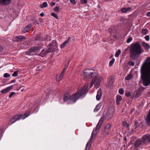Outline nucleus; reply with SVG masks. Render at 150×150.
Returning <instances> with one entry per match:
<instances>
[{"label":"nucleus","instance_id":"obj_1","mask_svg":"<svg viewBox=\"0 0 150 150\" xmlns=\"http://www.w3.org/2000/svg\"><path fill=\"white\" fill-rule=\"evenodd\" d=\"M150 60L148 62L144 63L141 67L140 72L141 78L143 84L147 86L150 84V57H148L146 61Z\"/></svg>","mask_w":150,"mask_h":150},{"label":"nucleus","instance_id":"obj_2","mask_svg":"<svg viewBox=\"0 0 150 150\" xmlns=\"http://www.w3.org/2000/svg\"><path fill=\"white\" fill-rule=\"evenodd\" d=\"M144 51L138 41L131 45L129 51L130 57L134 60L137 57Z\"/></svg>","mask_w":150,"mask_h":150},{"label":"nucleus","instance_id":"obj_3","mask_svg":"<svg viewBox=\"0 0 150 150\" xmlns=\"http://www.w3.org/2000/svg\"><path fill=\"white\" fill-rule=\"evenodd\" d=\"M83 74L84 77L86 78L89 79L93 78V81H95V83H96V87L97 88L98 87L101 77L98 75L96 71L93 70L86 69L84 70Z\"/></svg>","mask_w":150,"mask_h":150},{"label":"nucleus","instance_id":"obj_4","mask_svg":"<svg viewBox=\"0 0 150 150\" xmlns=\"http://www.w3.org/2000/svg\"><path fill=\"white\" fill-rule=\"evenodd\" d=\"M87 85L85 84L83 88L78 91L77 92L73 94L69 97V100L71 103H74L78 99L79 97L85 96L88 91Z\"/></svg>","mask_w":150,"mask_h":150},{"label":"nucleus","instance_id":"obj_5","mask_svg":"<svg viewBox=\"0 0 150 150\" xmlns=\"http://www.w3.org/2000/svg\"><path fill=\"white\" fill-rule=\"evenodd\" d=\"M104 116H103L100 119L95 129L93 131L90 138L93 139L96 136L97 132L98 131L104 122Z\"/></svg>","mask_w":150,"mask_h":150},{"label":"nucleus","instance_id":"obj_6","mask_svg":"<svg viewBox=\"0 0 150 150\" xmlns=\"http://www.w3.org/2000/svg\"><path fill=\"white\" fill-rule=\"evenodd\" d=\"M142 143L148 144L150 142V135L147 134L144 135L142 138Z\"/></svg>","mask_w":150,"mask_h":150},{"label":"nucleus","instance_id":"obj_7","mask_svg":"<svg viewBox=\"0 0 150 150\" xmlns=\"http://www.w3.org/2000/svg\"><path fill=\"white\" fill-rule=\"evenodd\" d=\"M39 49L40 47H39L33 46L26 52V53L30 55H33V52L38 50Z\"/></svg>","mask_w":150,"mask_h":150},{"label":"nucleus","instance_id":"obj_8","mask_svg":"<svg viewBox=\"0 0 150 150\" xmlns=\"http://www.w3.org/2000/svg\"><path fill=\"white\" fill-rule=\"evenodd\" d=\"M26 39V37L23 36L18 35L14 37L12 40L14 41L22 42Z\"/></svg>","mask_w":150,"mask_h":150},{"label":"nucleus","instance_id":"obj_9","mask_svg":"<svg viewBox=\"0 0 150 150\" xmlns=\"http://www.w3.org/2000/svg\"><path fill=\"white\" fill-rule=\"evenodd\" d=\"M47 49L45 50L48 54L51 52H54L56 50V48L54 47L53 45H52L51 43L47 45Z\"/></svg>","mask_w":150,"mask_h":150},{"label":"nucleus","instance_id":"obj_10","mask_svg":"<svg viewBox=\"0 0 150 150\" xmlns=\"http://www.w3.org/2000/svg\"><path fill=\"white\" fill-rule=\"evenodd\" d=\"M23 116V115L21 114H18L14 116L11 120L12 121L11 124H13L17 120H20Z\"/></svg>","mask_w":150,"mask_h":150},{"label":"nucleus","instance_id":"obj_11","mask_svg":"<svg viewBox=\"0 0 150 150\" xmlns=\"http://www.w3.org/2000/svg\"><path fill=\"white\" fill-rule=\"evenodd\" d=\"M142 143V139L141 140L138 139L136 140L134 142V148L136 149L139 147Z\"/></svg>","mask_w":150,"mask_h":150},{"label":"nucleus","instance_id":"obj_12","mask_svg":"<svg viewBox=\"0 0 150 150\" xmlns=\"http://www.w3.org/2000/svg\"><path fill=\"white\" fill-rule=\"evenodd\" d=\"M111 125L110 124H108L105 128L104 131L103 132V135H106L108 134V132L110 129Z\"/></svg>","mask_w":150,"mask_h":150},{"label":"nucleus","instance_id":"obj_13","mask_svg":"<svg viewBox=\"0 0 150 150\" xmlns=\"http://www.w3.org/2000/svg\"><path fill=\"white\" fill-rule=\"evenodd\" d=\"M102 96V91L100 88L99 89L97 92V94L96 96V100H99L101 98Z\"/></svg>","mask_w":150,"mask_h":150},{"label":"nucleus","instance_id":"obj_14","mask_svg":"<svg viewBox=\"0 0 150 150\" xmlns=\"http://www.w3.org/2000/svg\"><path fill=\"white\" fill-rule=\"evenodd\" d=\"M114 80L113 76H110L108 79V84L109 85V86L112 85Z\"/></svg>","mask_w":150,"mask_h":150},{"label":"nucleus","instance_id":"obj_15","mask_svg":"<svg viewBox=\"0 0 150 150\" xmlns=\"http://www.w3.org/2000/svg\"><path fill=\"white\" fill-rule=\"evenodd\" d=\"M9 4V0H0V5L6 6Z\"/></svg>","mask_w":150,"mask_h":150},{"label":"nucleus","instance_id":"obj_16","mask_svg":"<svg viewBox=\"0 0 150 150\" xmlns=\"http://www.w3.org/2000/svg\"><path fill=\"white\" fill-rule=\"evenodd\" d=\"M132 9V8L131 7L128 8H123L121 9V12L124 13H125L127 12H128L130 11Z\"/></svg>","mask_w":150,"mask_h":150},{"label":"nucleus","instance_id":"obj_17","mask_svg":"<svg viewBox=\"0 0 150 150\" xmlns=\"http://www.w3.org/2000/svg\"><path fill=\"white\" fill-rule=\"evenodd\" d=\"M142 46L145 48V50L147 51L149 50L150 48V46L147 43L144 42H142Z\"/></svg>","mask_w":150,"mask_h":150},{"label":"nucleus","instance_id":"obj_18","mask_svg":"<svg viewBox=\"0 0 150 150\" xmlns=\"http://www.w3.org/2000/svg\"><path fill=\"white\" fill-rule=\"evenodd\" d=\"M93 139H91V138H90V139L89 140V141L88 142L86 145V148L85 149H87L88 148L87 150H88L89 149H90V146L91 145V144L92 143V142H93Z\"/></svg>","mask_w":150,"mask_h":150},{"label":"nucleus","instance_id":"obj_19","mask_svg":"<svg viewBox=\"0 0 150 150\" xmlns=\"http://www.w3.org/2000/svg\"><path fill=\"white\" fill-rule=\"evenodd\" d=\"M48 54L46 50H45V49H44L42 50L41 52L40 53V56L42 57H44Z\"/></svg>","mask_w":150,"mask_h":150},{"label":"nucleus","instance_id":"obj_20","mask_svg":"<svg viewBox=\"0 0 150 150\" xmlns=\"http://www.w3.org/2000/svg\"><path fill=\"white\" fill-rule=\"evenodd\" d=\"M141 89L140 88L138 89L135 91V96L137 98L141 94Z\"/></svg>","mask_w":150,"mask_h":150},{"label":"nucleus","instance_id":"obj_21","mask_svg":"<svg viewBox=\"0 0 150 150\" xmlns=\"http://www.w3.org/2000/svg\"><path fill=\"white\" fill-rule=\"evenodd\" d=\"M31 27V24H29L24 28L23 30V32L24 33H26L28 32L30 28Z\"/></svg>","mask_w":150,"mask_h":150},{"label":"nucleus","instance_id":"obj_22","mask_svg":"<svg viewBox=\"0 0 150 150\" xmlns=\"http://www.w3.org/2000/svg\"><path fill=\"white\" fill-rule=\"evenodd\" d=\"M102 105V104L101 103H100L97 105L94 110V112H98L100 109Z\"/></svg>","mask_w":150,"mask_h":150},{"label":"nucleus","instance_id":"obj_23","mask_svg":"<svg viewBox=\"0 0 150 150\" xmlns=\"http://www.w3.org/2000/svg\"><path fill=\"white\" fill-rule=\"evenodd\" d=\"M64 73L62 72L59 75L57 76L56 77V80L57 81H59L61 80L63 76Z\"/></svg>","mask_w":150,"mask_h":150},{"label":"nucleus","instance_id":"obj_24","mask_svg":"<svg viewBox=\"0 0 150 150\" xmlns=\"http://www.w3.org/2000/svg\"><path fill=\"white\" fill-rule=\"evenodd\" d=\"M70 96L69 94L67 95L65 94L64 95V101H66L68 100H69Z\"/></svg>","mask_w":150,"mask_h":150},{"label":"nucleus","instance_id":"obj_25","mask_svg":"<svg viewBox=\"0 0 150 150\" xmlns=\"http://www.w3.org/2000/svg\"><path fill=\"white\" fill-rule=\"evenodd\" d=\"M9 91V87H7L6 88L1 91V93L3 94H5Z\"/></svg>","mask_w":150,"mask_h":150},{"label":"nucleus","instance_id":"obj_26","mask_svg":"<svg viewBox=\"0 0 150 150\" xmlns=\"http://www.w3.org/2000/svg\"><path fill=\"white\" fill-rule=\"evenodd\" d=\"M42 40V36L40 35H37L35 38V40Z\"/></svg>","mask_w":150,"mask_h":150},{"label":"nucleus","instance_id":"obj_27","mask_svg":"<svg viewBox=\"0 0 150 150\" xmlns=\"http://www.w3.org/2000/svg\"><path fill=\"white\" fill-rule=\"evenodd\" d=\"M133 77L132 75V74H129L127 76L125 77V80H129L131 79Z\"/></svg>","mask_w":150,"mask_h":150},{"label":"nucleus","instance_id":"obj_28","mask_svg":"<svg viewBox=\"0 0 150 150\" xmlns=\"http://www.w3.org/2000/svg\"><path fill=\"white\" fill-rule=\"evenodd\" d=\"M148 32V30L147 29L143 28L142 30V33L144 35L146 34Z\"/></svg>","mask_w":150,"mask_h":150},{"label":"nucleus","instance_id":"obj_29","mask_svg":"<svg viewBox=\"0 0 150 150\" xmlns=\"http://www.w3.org/2000/svg\"><path fill=\"white\" fill-rule=\"evenodd\" d=\"M47 6V4L46 2H44L42 4L40 5V7L43 8V7H46Z\"/></svg>","mask_w":150,"mask_h":150},{"label":"nucleus","instance_id":"obj_30","mask_svg":"<svg viewBox=\"0 0 150 150\" xmlns=\"http://www.w3.org/2000/svg\"><path fill=\"white\" fill-rule=\"evenodd\" d=\"M122 125L124 127L126 128H128L129 126L127 123L125 121H123L122 122Z\"/></svg>","mask_w":150,"mask_h":150},{"label":"nucleus","instance_id":"obj_31","mask_svg":"<svg viewBox=\"0 0 150 150\" xmlns=\"http://www.w3.org/2000/svg\"><path fill=\"white\" fill-rule=\"evenodd\" d=\"M51 16L54 17L55 18L57 19H58V17L57 16V15L55 13H52L50 14Z\"/></svg>","mask_w":150,"mask_h":150},{"label":"nucleus","instance_id":"obj_32","mask_svg":"<svg viewBox=\"0 0 150 150\" xmlns=\"http://www.w3.org/2000/svg\"><path fill=\"white\" fill-rule=\"evenodd\" d=\"M19 71L17 70L14 72L12 74V76L13 77H15L18 75Z\"/></svg>","mask_w":150,"mask_h":150},{"label":"nucleus","instance_id":"obj_33","mask_svg":"<svg viewBox=\"0 0 150 150\" xmlns=\"http://www.w3.org/2000/svg\"><path fill=\"white\" fill-rule=\"evenodd\" d=\"M129 66H133L134 65V63L132 61H129L127 63Z\"/></svg>","mask_w":150,"mask_h":150},{"label":"nucleus","instance_id":"obj_34","mask_svg":"<svg viewBox=\"0 0 150 150\" xmlns=\"http://www.w3.org/2000/svg\"><path fill=\"white\" fill-rule=\"evenodd\" d=\"M115 59L114 58L112 59L109 62V66H112L115 62Z\"/></svg>","mask_w":150,"mask_h":150},{"label":"nucleus","instance_id":"obj_35","mask_svg":"<svg viewBox=\"0 0 150 150\" xmlns=\"http://www.w3.org/2000/svg\"><path fill=\"white\" fill-rule=\"evenodd\" d=\"M121 52V51L120 50H118L116 52L115 54V57H117L120 55Z\"/></svg>","mask_w":150,"mask_h":150},{"label":"nucleus","instance_id":"obj_36","mask_svg":"<svg viewBox=\"0 0 150 150\" xmlns=\"http://www.w3.org/2000/svg\"><path fill=\"white\" fill-rule=\"evenodd\" d=\"M117 100L120 101L122 100V97L120 95H117L116 97V99Z\"/></svg>","mask_w":150,"mask_h":150},{"label":"nucleus","instance_id":"obj_37","mask_svg":"<svg viewBox=\"0 0 150 150\" xmlns=\"http://www.w3.org/2000/svg\"><path fill=\"white\" fill-rule=\"evenodd\" d=\"M119 93L121 95H123L124 93V91L122 88H120L119 90Z\"/></svg>","mask_w":150,"mask_h":150},{"label":"nucleus","instance_id":"obj_38","mask_svg":"<svg viewBox=\"0 0 150 150\" xmlns=\"http://www.w3.org/2000/svg\"><path fill=\"white\" fill-rule=\"evenodd\" d=\"M30 112H27L24 114V116L25 117H24L23 118V119H24V118H25L26 117H27L29 115Z\"/></svg>","mask_w":150,"mask_h":150},{"label":"nucleus","instance_id":"obj_39","mask_svg":"<svg viewBox=\"0 0 150 150\" xmlns=\"http://www.w3.org/2000/svg\"><path fill=\"white\" fill-rule=\"evenodd\" d=\"M94 83H95V86H96V83H95V81H93V80L91 82V83L90 86V88L92 87V86L93 85ZM95 87H96V88H97L96 87V86H95Z\"/></svg>","mask_w":150,"mask_h":150},{"label":"nucleus","instance_id":"obj_40","mask_svg":"<svg viewBox=\"0 0 150 150\" xmlns=\"http://www.w3.org/2000/svg\"><path fill=\"white\" fill-rule=\"evenodd\" d=\"M69 64V62L68 63V64L67 65H65L64 67L63 68V70L62 71V72L63 73H64V72L65 71V70L67 68V67L68 65Z\"/></svg>","mask_w":150,"mask_h":150},{"label":"nucleus","instance_id":"obj_41","mask_svg":"<svg viewBox=\"0 0 150 150\" xmlns=\"http://www.w3.org/2000/svg\"><path fill=\"white\" fill-rule=\"evenodd\" d=\"M134 125H135V127H136L135 128H137L139 126V125L138 124V121L137 120H135L134 121Z\"/></svg>","mask_w":150,"mask_h":150},{"label":"nucleus","instance_id":"obj_42","mask_svg":"<svg viewBox=\"0 0 150 150\" xmlns=\"http://www.w3.org/2000/svg\"><path fill=\"white\" fill-rule=\"evenodd\" d=\"M59 6H57L54 7V9L55 11L58 12L59 10Z\"/></svg>","mask_w":150,"mask_h":150},{"label":"nucleus","instance_id":"obj_43","mask_svg":"<svg viewBox=\"0 0 150 150\" xmlns=\"http://www.w3.org/2000/svg\"><path fill=\"white\" fill-rule=\"evenodd\" d=\"M132 38L131 37H129L127 40V43H129L132 40Z\"/></svg>","mask_w":150,"mask_h":150},{"label":"nucleus","instance_id":"obj_44","mask_svg":"<svg viewBox=\"0 0 150 150\" xmlns=\"http://www.w3.org/2000/svg\"><path fill=\"white\" fill-rule=\"evenodd\" d=\"M144 38L147 41H149V36L148 35L146 36Z\"/></svg>","mask_w":150,"mask_h":150},{"label":"nucleus","instance_id":"obj_45","mask_svg":"<svg viewBox=\"0 0 150 150\" xmlns=\"http://www.w3.org/2000/svg\"><path fill=\"white\" fill-rule=\"evenodd\" d=\"M87 0H81V3L85 4L87 3Z\"/></svg>","mask_w":150,"mask_h":150},{"label":"nucleus","instance_id":"obj_46","mask_svg":"<svg viewBox=\"0 0 150 150\" xmlns=\"http://www.w3.org/2000/svg\"><path fill=\"white\" fill-rule=\"evenodd\" d=\"M71 2L73 4L75 5L76 4V2L75 0H70Z\"/></svg>","mask_w":150,"mask_h":150},{"label":"nucleus","instance_id":"obj_47","mask_svg":"<svg viewBox=\"0 0 150 150\" xmlns=\"http://www.w3.org/2000/svg\"><path fill=\"white\" fill-rule=\"evenodd\" d=\"M126 96L127 97H129L131 96V93L129 92H128L127 93H125Z\"/></svg>","mask_w":150,"mask_h":150},{"label":"nucleus","instance_id":"obj_48","mask_svg":"<svg viewBox=\"0 0 150 150\" xmlns=\"http://www.w3.org/2000/svg\"><path fill=\"white\" fill-rule=\"evenodd\" d=\"M4 76L5 77H8L9 76V74H8L7 73H5L4 74Z\"/></svg>","mask_w":150,"mask_h":150},{"label":"nucleus","instance_id":"obj_49","mask_svg":"<svg viewBox=\"0 0 150 150\" xmlns=\"http://www.w3.org/2000/svg\"><path fill=\"white\" fill-rule=\"evenodd\" d=\"M3 131L2 130L0 129V140L1 139V134L3 133Z\"/></svg>","mask_w":150,"mask_h":150},{"label":"nucleus","instance_id":"obj_50","mask_svg":"<svg viewBox=\"0 0 150 150\" xmlns=\"http://www.w3.org/2000/svg\"><path fill=\"white\" fill-rule=\"evenodd\" d=\"M55 4V2H51L50 3V5L51 6H54Z\"/></svg>","mask_w":150,"mask_h":150},{"label":"nucleus","instance_id":"obj_51","mask_svg":"<svg viewBox=\"0 0 150 150\" xmlns=\"http://www.w3.org/2000/svg\"><path fill=\"white\" fill-rule=\"evenodd\" d=\"M15 93L14 92H11V93L10 94V98L13 95L15 94Z\"/></svg>","mask_w":150,"mask_h":150},{"label":"nucleus","instance_id":"obj_52","mask_svg":"<svg viewBox=\"0 0 150 150\" xmlns=\"http://www.w3.org/2000/svg\"><path fill=\"white\" fill-rule=\"evenodd\" d=\"M65 45L64 44V43H63V44H62L60 46V47L61 48H63L65 47Z\"/></svg>","mask_w":150,"mask_h":150},{"label":"nucleus","instance_id":"obj_53","mask_svg":"<svg viewBox=\"0 0 150 150\" xmlns=\"http://www.w3.org/2000/svg\"><path fill=\"white\" fill-rule=\"evenodd\" d=\"M119 100H116V103L117 105H119L120 104Z\"/></svg>","mask_w":150,"mask_h":150},{"label":"nucleus","instance_id":"obj_54","mask_svg":"<svg viewBox=\"0 0 150 150\" xmlns=\"http://www.w3.org/2000/svg\"><path fill=\"white\" fill-rule=\"evenodd\" d=\"M146 15L149 17L150 16V12H148L146 13Z\"/></svg>","mask_w":150,"mask_h":150},{"label":"nucleus","instance_id":"obj_55","mask_svg":"<svg viewBox=\"0 0 150 150\" xmlns=\"http://www.w3.org/2000/svg\"><path fill=\"white\" fill-rule=\"evenodd\" d=\"M16 81L15 80H11L10 82V83H14Z\"/></svg>","mask_w":150,"mask_h":150},{"label":"nucleus","instance_id":"obj_56","mask_svg":"<svg viewBox=\"0 0 150 150\" xmlns=\"http://www.w3.org/2000/svg\"><path fill=\"white\" fill-rule=\"evenodd\" d=\"M68 42H69V41H67V40H66V41H64L63 43H64V44L66 45Z\"/></svg>","mask_w":150,"mask_h":150},{"label":"nucleus","instance_id":"obj_57","mask_svg":"<svg viewBox=\"0 0 150 150\" xmlns=\"http://www.w3.org/2000/svg\"><path fill=\"white\" fill-rule=\"evenodd\" d=\"M40 15L42 17L44 16V13L42 12L40 14Z\"/></svg>","mask_w":150,"mask_h":150},{"label":"nucleus","instance_id":"obj_58","mask_svg":"<svg viewBox=\"0 0 150 150\" xmlns=\"http://www.w3.org/2000/svg\"><path fill=\"white\" fill-rule=\"evenodd\" d=\"M56 42V41L54 40H52V42L51 43V44L52 45H53V44L54 42Z\"/></svg>","mask_w":150,"mask_h":150},{"label":"nucleus","instance_id":"obj_59","mask_svg":"<svg viewBox=\"0 0 150 150\" xmlns=\"http://www.w3.org/2000/svg\"><path fill=\"white\" fill-rule=\"evenodd\" d=\"M71 38L70 37H69L67 38V40L68 41H69V40H70Z\"/></svg>","mask_w":150,"mask_h":150},{"label":"nucleus","instance_id":"obj_60","mask_svg":"<svg viewBox=\"0 0 150 150\" xmlns=\"http://www.w3.org/2000/svg\"><path fill=\"white\" fill-rule=\"evenodd\" d=\"M13 86H10V90L13 89Z\"/></svg>","mask_w":150,"mask_h":150},{"label":"nucleus","instance_id":"obj_61","mask_svg":"<svg viewBox=\"0 0 150 150\" xmlns=\"http://www.w3.org/2000/svg\"><path fill=\"white\" fill-rule=\"evenodd\" d=\"M2 50V49L0 47V52H1Z\"/></svg>","mask_w":150,"mask_h":150},{"label":"nucleus","instance_id":"obj_62","mask_svg":"<svg viewBox=\"0 0 150 150\" xmlns=\"http://www.w3.org/2000/svg\"><path fill=\"white\" fill-rule=\"evenodd\" d=\"M124 140L125 141H127V138H125Z\"/></svg>","mask_w":150,"mask_h":150},{"label":"nucleus","instance_id":"obj_63","mask_svg":"<svg viewBox=\"0 0 150 150\" xmlns=\"http://www.w3.org/2000/svg\"><path fill=\"white\" fill-rule=\"evenodd\" d=\"M24 91V89H22V90H21V91L22 92V91Z\"/></svg>","mask_w":150,"mask_h":150},{"label":"nucleus","instance_id":"obj_64","mask_svg":"<svg viewBox=\"0 0 150 150\" xmlns=\"http://www.w3.org/2000/svg\"><path fill=\"white\" fill-rule=\"evenodd\" d=\"M143 88V89H144V88Z\"/></svg>","mask_w":150,"mask_h":150}]
</instances>
